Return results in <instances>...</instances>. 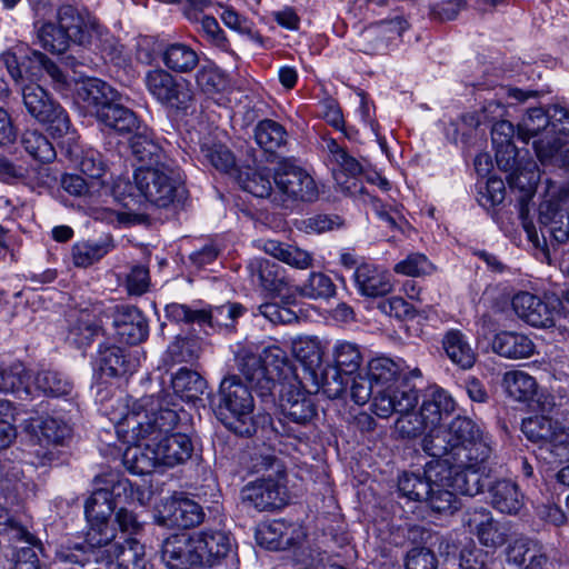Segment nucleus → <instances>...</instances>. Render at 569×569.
Returning a JSON list of instances; mask_svg holds the SVG:
<instances>
[{
    "instance_id": "45",
    "label": "nucleus",
    "mask_w": 569,
    "mask_h": 569,
    "mask_svg": "<svg viewBox=\"0 0 569 569\" xmlns=\"http://www.w3.org/2000/svg\"><path fill=\"white\" fill-rule=\"evenodd\" d=\"M263 250L273 258L297 269H308L312 264V256L308 251L277 240L264 241Z\"/></svg>"
},
{
    "instance_id": "21",
    "label": "nucleus",
    "mask_w": 569,
    "mask_h": 569,
    "mask_svg": "<svg viewBox=\"0 0 569 569\" xmlns=\"http://www.w3.org/2000/svg\"><path fill=\"white\" fill-rule=\"evenodd\" d=\"M159 513L163 525L184 529L200 525L204 517L202 507L199 503L182 497L166 499Z\"/></svg>"
},
{
    "instance_id": "49",
    "label": "nucleus",
    "mask_w": 569,
    "mask_h": 569,
    "mask_svg": "<svg viewBox=\"0 0 569 569\" xmlns=\"http://www.w3.org/2000/svg\"><path fill=\"white\" fill-rule=\"evenodd\" d=\"M239 182L242 189L254 197L270 198L273 202L274 184L272 176L266 169L253 170L247 169L239 173Z\"/></svg>"
},
{
    "instance_id": "31",
    "label": "nucleus",
    "mask_w": 569,
    "mask_h": 569,
    "mask_svg": "<svg viewBox=\"0 0 569 569\" xmlns=\"http://www.w3.org/2000/svg\"><path fill=\"white\" fill-rule=\"evenodd\" d=\"M69 326L66 340L76 348H86L91 345L93 339L101 332V320L86 310H81L69 316Z\"/></svg>"
},
{
    "instance_id": "56",
    "label": "nucleus",
    "mask_w": 569,
    "mask_h": 569,
    "mask_svg": "<svg viewBox=\"0 0 569 569\" xmlns=\"http://www.w3.org/2000/svg\"><path fill=\"white\" fill-rule=\"evenodd\" d=\"M383 23H372L366 27L352 41L353 49L372 54L386 48V37L382 36Z\"/></svg>"
},
{
    "instance_id": "33",
    "label": "nucleus",
    "mask_w": 569,
    "mask_h": 569,
    "mask_svg": "<svg viewBox=\"0 0 569 569\" xmlns=\"http://www.w3.org/2000/svg\"><path fill=\"white\" fill-rule=\"evenodd\" d=\"M260 356L267 368V373L274 377V387L277 382L282 387L283 382L300 378L287 352L279 346L272 345L263 348Z\"/></svg>"
},
{
    "instance_id": "42",
    "label": "nucleus",
    "mask_w": 569,
    "mask_h": 569,
    "mask_svg": "<svg viewBox=\"0 0 569 569\" xmlns=\"http://www.w3.org/2000/svg\"><path fill=\"white\" fill-rule=\"evenodd\" d=\"M507 395L516 401L529 402L538 391L536 379L521 370L507 371L502 378Z\"/></svg>"
},
{
    "instance_id": "9",
    "label": "nucleus",
    "mask_w": 569,
    "mask_h": 569,
    "mask_svg": "<svg viewBox=\"0 0 569 569\" xmlns=\"http://www.w3.org/2000/svg\"><path fill=\"white\" fill-rule=\"evenodd\" d=\"M22 100L28 113L46 124L54 138L70 134V119L66 110L39 84L30 83L22 88Z\"/></svg>"
},
{
    "instance_id": "46",
    "label": "nucleus",
    "mask_w": 569,
    "mask_h": 569,
    "mask_svg": "<svg viewBox=\"0 0 569 569\" xmlns=\"http://www.w3.org/2000/svg\"><path fill=\"white\" fill-rule=\"evenodd\" d=\"M455 410V401L443 389L432 390L423 400L420 412L429 426L440 425L443 415Z\"/></svg>"
},
{
    "instance_id": "44",
    "label": "nucleus",
    "mask_w": 569,
    "mask_h": 569,
    "mask_svg": "<svg viewBox=\"0 0 569 569\" xmlns=\"http://www.w3.org/2000/svg\"><path fill=\"white\" fill-rule=\"evenodd\" d=\"M112 248L113 242L109 237L79 241L72 246V261L77 267L87 268L102 259Z\"/></svg>"
},
{
    "instance_id": "26",
    "label": "nucleus",
    "mask_w": 569,
    "mask_h": 569,
    "mask_svg": "<svg viewBox=\"0 0 569 569\" xmlns=\"http://www.w3.org/2000/svg\"><path fill=\"white\" fill-rule=\"evenodd\" d=\"M201 567H212L231 550L229 536L220 530H203L192 535Z\"/></svg>"
},
{
    "instance_id": "54",
    "label": "nucleus",
    "mask_w": 569,
    "mask_h": 569,
    "mask_svg": "<svg viewBox=\"0 0 569 569\" xmlns=\"http://www.w3.org/2000/svg\"><path fill=\"white\" fill-rule=\"evenodd\" d=\"M297 359L301 362L303 377L309 371L318 370L321 367L323 351L317 338L300 339L293 347Z\"/></svg>"
},
{
    "instance_id": "53",
    "label": "nucleus",
    "mask_w": 569,
    "mask_h": 569,
    "mask_svg": "<svg viewBox=\"0 0 569 569\" xmlns=\"http://www.w3.org/2000/svg\"><path fill=\"white\" fill-rule=\"evenodd\" d=\"M24 150L40 162H51L56 159V150L48 138L38 130H26L21 137Z\"/></svg>"
},
{
    "instance_id": "63",
    "label": "nucleus",
    "mask_w": 569,
    "mask_h": 569,
    "mask_svg": "<svg viewBox=\"0 0 569 569\" xmlns=\"http://www.w3.org/2000/svg\"><path fill=\"white\" fill-rule=\"evenodd\" d=\"M0 533L8 536L10 541L36 543L37 538L21 526L10 512L0 506Z\"/></svg>"
},
{
    "instance_id": "37",
    "label": "nucleus",
    "mask_w": 569,
    "mask_h": 569,
    "mask_svg": "<svg viewBox=\"0 0 569 569\" xmlns=\"http://www.w3.org/2000/svg\"><path fill=\"white\" fill-rule=\"evenodd\" d=\"M130 148L134 158L141 163L140 168L159 167L171 160L163 153L161 147L146 132H137L130 139Z\"/></svg>"
},
{
    "instance_id": "24",
    "label": "nucleus",
    "mask_w": 569,
    "mask_h": 569,
    "mask_svg": "<svg viewBox=\"0 0 569 569\" xmlns=\"http://www.w3.org/2000/svg\"><path fill=\"white\" fill-rule=\"evenodd\" d=\"M162 560L169 569L201 567L192 535H174L167 538L162 547Z\"/></svg>"
},
{
    "instance_id": "60",
    "label": "nucleus",
    "mask_w": 569,
    "mask_h": 569,
    "mask_svg": "<svg viewBox=\"0 0 569 569\" xmlns=\"http://www.w3.org/2000/svg\"><path fill=\"white\" fill-rule=\"evenodd\" d=\"M557 421L546 416H535L522 421L521 430L528 440L547 445L552 437V430Z\"/></svg>"
},
{
    "instance_id": "7",
    "label": "nucleus",
    "mask_w": 569,
    "mask_h": 569,
    "mask_svg": "<svg viewBox=\"0 0 569 569\" xmlns=\"http://www.w3.org/2000/svg\"><path fill=\"white\" fill-rule=\"evenodd\" d=\"M539 236L536 227L523 222L528 239L536 248L541 249L545 258L550 259L549 241L565 243L569 239V212L558 201L547 199L539 206Z\"/></svg>"
},
{
    "instance_id": "39",
    "label": "nucleus",
    "mask_w": 569,
    "mask_h": 569,
    "mask_svg": "<svg viewBox=\"0 0 569 569\" xmlns=\"http://www.w3.org/2000/svg\"><path fill=\"white\" fill-rule=\"evenodd\" d=\"M30 373L23 363L16 361L0 365V391L13 393L19 398L30 395Z\"/></svg>"
},
{
    "instance_id": "10",
    "label": "nucleus",
    "mask_w": 569,
    "mask_h": 569,
    "mask_svg": "<svg viewBox=\"0 0 569 569\" xmlns=\"http://www.w3.org/2000/svg\"><path fill=\"white\" fill-rule=\"evenodd\" d=\"M147 91L162 106L177 111L187 110L193 101L188 80L177 78L162 68L150 69L143 78Z\"/></svg>"
},
{
    "instance_id": "1",
    "label": "nucleus",
    "mask_w": 569,
    "mask_h": 569,
    "mask_svg": "<svg viewBox=\"0 0 569 569\" xmlns=\"http://www.w3.org/2000/svg\"><path fill=\"white\" fill-rule=\"evenodd\" d=\"M119 439L137 448L124 455V463L134 475L151 473L157 467H174L192 455L191 439L172 433L178 423L177 412L163 406L159 396H144L132 405L123 417H112Z\"/></svg>"
},
{
    "instance_id": "5",
    "label": "nucleus",
    "mask_w": 569,
    "mask_h": 569,
    "mask_svg": "<svg viewBox=\"0 0 569 569\" xmlns=\"http://www.w3.org/2000/svg\"><path fill=\"white\" fill-rule=\"evenodd\" d=\"M134 181L140 193L159 208H168L187 198L183 174L173 161L159 167L139 168Z\"/></svg>"
},
{
    "instance_id": "28",
    "label": "nucleus",
    "mask_w": 569,
    "mask_h": 569,
    "mask_svg": "<svg viewBox=\"0 0 569 569\" xmlns=\"http://www.w3.org/2000/svg\"><path fill=\"white\" fill-rule=\"evenodd\" d=\"M355 284L360 295L369 298L386 296L392 290L390 274L370 263H362L353 273Z\"/></svg>"
},
{
    "instance_id": "3",
    "label": "nucleus",
    "mask_w": 569,
    "mask_h": 569,
    "mask_svg": "<svg viewBox=\"0 0 569 569\" xmlns=\"http://www.w3.org/2000/svg\"><path fill=\"white\" fill-rule=\"evenodd\" d=\"M449 472L438 462H429L423 471H405L398 478V491L410 501L425 502L436 513L451 516L460 509V502L442 488L441 481Z\"/></svg>"
},
{
    "instance_id": "41",
    "label": "nucleus",
    "mask_w": 569,
    "mask_h": 569,
    "mask_svg": "<svg viewBox=\"0 0 569 569\" xmlns=\"http://www.w3.org/2000/svg\"><path fill=\"white\" fill-rule=\"evenodd\" d=\"M428 432L422 440V449L426 453L435 458H441L436 462H446L451 465L453 460V443L448 428H442L439 425L436 427L429 426Z\"/></svg>"
},
{
    "instance_id": "48",
    "label": "nucleus",
    "mask_w": 569,
    "mask_h": 569,
    "mask_svg": "<svg viewBox=\"0 0 569 569\" xmlns=\"http://www.w3.org/2000/svg\"><path fill=\"white\" fill-rule=\"evenodd\" d=\"M539 161L545 166H557L569 168V141L562 142L560 137L556 140H535L532 142Z\"/></svg>"
},
{
    "instance_id": "50",
    "label": "nucleus",
    "mask_w": 569,
    "mask_h": 569,
    "mask_svg": "<svg viewBox=\"0 0 569 569\" xmlns=\"http://www.w3.org/2000/svg\"><path fill=\"white\" fill-rule=\"evenodd\" d=\"M198 62V53L184 43H172L163 53V63L174 72H189L197 67Z\"/></svg>"
},
{
    "instance_id": "38",
    "label": "nucleus",
    "mask_w": 569,
    "mask_h": 569,
    "mask_svg": "<svg viewBox=\"0 0 569 569\" xmlns=\"http://www.w3.org/2000/svg\"><path fill=\"white\" fill-rule=\"evenodd\" d=\"M96 119L106 128L118 133H131L139 129V120L136 113L119 101L111 103Z\"/></svg>"
},
{
    "instance_id": "14",
    "label": "nucleus",
    "mask_w": 569,
    "mask_h": 569,
    "mask_svg": "<svg viewBox=\"0 0 569 569\" xmlns=\"http://www.w3.org/2000/svg\"><path fill=\"white\" fill-rule=\"evenodd\" d=\"M462 521L463 526L476 535L479 542L487 548L497 549L507 542L508 529L497 521L486 508L467 510Z\"/></svg>"
},
{
    "instance_id": "30",
    "label": "nucleus",
    "mask_w": 569,
    "mask_h": 569,
    "mask_svg": "<svg viewBox=\"0 0 569 569\" xmlns=\"http://www.w3.org/2000/svg\"><path fill=\"white\" fill-rule=\"evenodd\" d=\"M97 362L100 372L112 378L130 375L138 366V360L132 358L127 350L113 345L100 346Z\"/></svg>"
},
{
    "instance_id": "43",
    "label": "nucleus",
    "mask_w": 569,
    "mask_h": 569,
    "mask_svg": "<svg viewBox=\"0 0 569 569\" xmlns=\"http://www.w3.org/2000/svg\"><path fill=\"white\" fill-rule=\"evenodd\" d=\"M442 346L448 358L460 368L469 369L475 365L476 352L459 330L448 331L443 337Z\"/></svg>"
},
{
    "instance_id": "36",
    "label": "nucleus",
    "mask_w": 569,
    "mask_h": 569,
    "mask_svg": "<svg viewBox=\"0 0 569 569\" xmlns=\"http://www.w3.org/2000/svg\"><path fill=\"white\" fill-rule=\"evenodd\" d=\"M491 505L502 513L515 515L522 505L523 498L517 483L510 480H498L489 489Z\"/></svg>"
},
{
    "instance_id": "2",
    "label": "nucleus",
    "mask_w": 569,
    "mask_h": 569,
    "mask_svg": "<svg viewBox=\"0 0 569 569\" xmlns=\"http://www.w3.org/2000/svg\"><path fill=\"white\" fill-rule=\"evenodd\" d=\"M129 485L127 479H119L110 487L94 490L88 498L84 513L89 529L84 542L89 557L97 563L104 567L117 563L118 569H146L149 560L144 545L132 537L116 541V531L108 522L121 497L127 496Z\"/></svg>"
},
{
    "instance_id": "32",
    "label": "nucleus",
    "mask_w": 569,
    "mask_h": 569,
    "mask_svg": "<svg viewBox=\"0 0 569 569\" xmlns=\"http://www.w3.org/2000/svg\"><path fill=\"white\" fill-rule=\"evenodd\" d=\"M550 122L548 108H532L527 111L521 122L518 124L517 137L522 142L528 143L530 139L556 140L558 137L550 136Z\"/></svg>"
},
{
    "instance_id": "35",
    "label": "nucleus",
    "mask_w": 569,
    "mask_h": 569,
    "mask_svg": "<svg viewBox=\"0 0 569 569\" xmlns=\"http://www.w3.org/2000/svg\"><path fill=\"white\" fill-rule=\"evenodd\" d=\"M248 270L253 282L266 291L279 292L284 287V278L282 268L268 259L254 258L249 261Z\"/></svg>"
},
{
    "instance_id": "4",
    "label": "nucleus",
    "mask_w": 569,
    "mask_h": 569,
    "mask_svg": "<svg viewBox=\"0 0 569 569\" xmlns=\"http://www.w3.org/2000/svg\"><path fill=\"white\" fill-rule=\"evenodd\" d=\"M211 405L216 418L233 433L249 437L256 431L253 397L239 377L223 378Z\"/></svg>"
},
{
    "instance_id": "25",
    "label": "nucleus",
    "mask_w": 569,
    "mask_h": 569,
    "mask_svg": "<svg viewBox=\"0 0 569 569\" xmlns=\"http://www.w3.org/2000/svg\"><path fill=\"white\" fill-rule=\"evenodd\" d=\"M507 561L519 569H543L549 563V557L539 541L521 537L507 548Z\"/></svg>"
},
{
    "instance_id": "12",
    "label": "nucleus",
    "mask_w": 569,
    "mask_h": 569,
    "mask_svg": "<svg viewBox=\"0 0 569 569\" xmlns=\"http://www.w3.org/2000/svg\"><path fill=\"white\" fill-rule=\"evenodd\" d=\"M418 402V391L401 379L386 388L379 389L373 396V412L380 418H389L392 413L411 411Z\"/></svg>"
},
{
    "instance_id": "13",
    "label": "nucleus",
    "mask_w": 569,
    "mask_h": 569,
    "mask_svg": "<svg viewBox=\"0 0 569 569\" xmlns=\"http://www.w3.org/2000/svg\"><path fill=\"white\" fill-rule=\"evenodd\" d=\"M418 402V391L401 379L386 388L379 389L373 396V412L380 418H389L392 413L411 411Z\"/></svg>"
},
{
    "instance_id": "59",
    "label": "nucleus",
    "mask_w": 569,
    "mask_h": 569,
    "mask_svg": "<svg viewBox=\"0 0 569 569\" xmlns=\"http://www.w3.org/2000/svg\"><path fill=\"white\" fill-rule=\"evenodd\" d=\"M333 356L337 363L336 368L340 369L346 375L356 372L362 362V355L359 347L349 341H339L335 346Z\"/></svg>"
},
{
    "instance_id": "29",
    "label": "nucleus",
    "mask_w": 569,
    "mask_h": 569,
    "mask_svg": "<svg viewBox=\"0 0 569 569\" xmlns=\"http://www.w3.org/2000/svg\"><path fill=\"white\" fill-rule=\"evenodd\" d=\"M24 430L34 436L40 445H62L71 437L72 428L63 420L53 417L30 418Z\"/></svg>"
},
{
    "instance_id": "58",
    "label": "nucleus",
    "mask_w": 569,
    "mask_h": 569,
    "mask_svg": "<svg viewBox=\"0 0 569 569\" xmlns=\"http://www.w3.org/2000/svg\"><path fill=\"white\" fill-rule=\"evenodd\" d=\"M36 387L46 395L59 397L69 395L72 390V383L60 372L52 370H41L34 377Z\"/></svg>"
},
{
    "instance_id": "51",
    "label": "nucleus",
    "mask_w": 569,
    "mask_h": 569,
    "mask_svg": "<svg viewBox=\"0 0 569 569\" xmlns=\"http://www.w3.org/2000/svg\"><path fill=\"white\" fill-rule=\"evenodd\" d=\"M399 375V366L390 358L378 357L368 363L367 376L375 383L377 390L401 380Z\"/></svg>"
},
{
    "instance_id": "11",
    "label": "nucleus",
    "mask_w": 569,
    "mask_h": 569,
    "mask_svg": "<svg viewBox=\"0 0 569 569\" xmlns=\"http://www.w3.org/2000/svg\"><path fill=\"white\" fill-rule=\"evenodd\" d=\"M308 383L301 378L283 382L280 387V409L289 421L308 426L317 417V407L308 392Z\"/></svg>"
},
{
    "instance_id": "47",
    "label": "nucleus",
    "mask_w": 569,
    "mask_h": 569,
    "mask_svg": "<svg viewBox=\"0 0 569 569\" xmlns=\"http://www.w3.org/2000/svg\"><path fill=\"white\" fill-rule=\"evenodd\" d=\"M173 391L187 401H194L204 392L207 381L197 372L181 368L171 380Z\"/></svg>"
},
{
    "instance_id": "23",
    "label": "nucleus",
    "mask_w": 569,
    "mask_h": 569,
    "mask_svg": "<svg viewBox=\"0 0 569 569\" xmlns=\"http://www.w3.org/2000/svg\"><path fill=\"white\" fill-rule=\"evenodd\" d=\"M511 305L516 315L528 325L537 328L553 326L550 300L546 302L530 292L522 291L513 296Z\"/></svg>"
},
{
    "instance_id": "18",
    "label": "nucleus",
    "mask_w": 569,
    "mask_h": 569,
    "mask_svg": "<svg viewBox=\"0 0 569 569\" xmlns=\"http://www.w3.org/2000/svg\"><path fill=\"white\" fill-rule=\"evenodd\" d=\"M439 469H446L449 475L446 480L441 481L442 488L452 493L455 499H458V495L476 496L482 490L481 482V467L478 466H459L458 461H453L451 465L446 462H438Z\"/></svg>"
},
{
    "instance_id": "8",
    "label": "nucleus",
    "mask_w": 569,
    "mask_h": 569,
    "mask_svg": "<svg viewBox=\"0 0 569 569\" xmlns=\"http://www.w3.org/2000/svg\"><path fill=\"white\" fill-rule=\"evenodd\" d=\"M274 184L273 203L289 207L291 203L312 202L319 190L315 179L301 167L282 162L272 174Z\"/></svg>"
},
{
    "instance_id": "62",
    "label": "nucleus",
    "mask_w": 569,
    "mask_h": 569,
    "mask_svg": "<svg viewBox=\"0 0 569 569\" xmlns=\"http://www.w3.org/2000/svg\"><path fill=\"white\" fill-rule=\"evenodd\" d=\"M400 415L401 416L395 422V431L401 438H416L429 428V425L421 412L416 413L407 411Z\"/></svg>"
},
{
    "instance_id": "52",
    "label": "nucleus",
    "mask_w": 569,
    "mask_h": 569,
    "mask_svg": "<svg viewBox=\"0 0 569 569\" xmlns=\"http://www.w3.org/2000/svg\"><path fill=\"white\" fill-rule=\"evenodd\" d=\"M287 530L284 522L280 520L262 523L256 531V540L258 545L269 550L286 549L290 545Z\"/></svg>"
},
{
    "instance_id": "34",
    "label": "nucleus",
    "mask_w": 569,
    "mask_h": 569,
    "mask_svg": "<svg viewBox=\"0 0 569 569\" xmlns=\"http://www.w3.org/2000/svg\"><path fill=\"white\" fill-rule=\"evenodd\" d=\"M492 350L505 358L523 359L533 355L535 345L526 335L501 331L492 340Z\"/></svg>"
},
{
    "instance_id": "20",
    "label": "nucleus",
    "mask_w": 569,
    "mask_h": 569,
    "mask_svg": "<svg viewBox=\"0 0 569 569\" xmlns=\"http://www.w3.org/2000/svg\"><path fill=\"white\" fill-rule=\"evenodd\" d=\"M243 311L244 308L239 303H227L217 307L214 315L203 309L193 310L187 305L180 303H170L166 307V315L168 318L177 322L198 323L200 326H211L213 318H216L217 321L223 318H228L231 321H234L243 313Z\"/></svg>"
},
{
    "instance_id": "27",
    "label": "nucleus",
    "mask_w": 569,
    "mask_h": 569,
    "mask_svg": "<svg viewBox=\"0 0 569 569\" xmlns=\"http://www.w3.org/2000/svg\"><path fill=\"white\" fill-rule=\"evenodd\" d=\"M301 379L308 383L309 393L322 392L329 399L339 398L350 381L349 375H343L340 369L330 366L309 371V376Z\"/></svg>"
},
{
    "instance_id": "55",
    "label": "nucleus",
    "mask_w": 569,
    "mask_h": 569,
    "mask_svg": "<svg viewBox=\"0 0 569 569\" xmlns=\"http://www.w3.org/2000/svg\"><path fill=\"white\" fill-rule=\"evenodd\" d=\"M336 290L332 279L322 272H311L297 288L300 296L309 299H329L336 295Z\"/></svg>"
},
{
    "instance_id": "19",
    "label": "nucleus",
    "mask_w": 569,
    "mask_h": 569,
    "mask_svg": "<svg viewBox=\"0 0 569 569\" xmlns=\"http://www.w3.org/2000/svg\"><path fill=\"white\" fill-rule=\"evenodd\" d=\"M241 500L258 511H272L284 505L281 488L271 475L247 483L241 490Z\"/></svg>"
},
{
    "instance_id": "6",
    "label": "nucleus",
    "mask_w": 569,
    "mask_h": 569,
    "mask_svg": "<svg viewBox=\"0 0 569 569\" xmlns=\"http://www.w3.org/2000/svg\"><path fill=\"white\" fill-rule=\"evenodd\" d=\"M453 443V460L459 466L483 465L491 447L482 429L472 419L458 416L448 426Z\"/></svg>"
},
{
    "instance_id": "57",
    "label": "nucleus",
    "mask_w": 569,
    "mask_h": 569,
    "mask_svg": "<svg viewBox=\"0 0 569 569\" xmlns=\"http://www.w3.org/2000/svg\"><path fill=\"white\" fill-rule=\"evenodd\" d=\"M38 39L41 46L52 53H63L70 43L68 34L61 23L44 22L38 29Z\"/></svg>"
},
{
    "instance_id": "40",
    "label": "nucleus",
    "mask_w": 569,
    "mask_h": 569,
    "mask_svg": "<svg viewBox=\"0 0 569 569\" xmlns=\"http://www.w3.org/2000/svg\"><path fill=\"white\" fill-rule=\"evenodd\" d=\"M254 140L266 153L276 154L286 147L288 133L279 122L264 119L254 128Z\"/></svg>"
},
{
    "instance_id": "16",
    "label": "nucleus",
    "mask_w": 569,
    "mask_h": 569,
    "mask_svg": "<svg viewBox=\"0 0 569 569\" xmlns=\"http://www.w3.org/2000/svg\"><path fill=\"white\" fill-rule=\"evenodd\" d=\"M58 22L66 30L70 42L87 47L94 36H100V26L94 17L72 6H62L58 10Z\"/></svg>"
},
{
    "instance_id": "17",
    "label": "nucleus",
    "mask_w": 569,
    "mask_h": 569,
    "mask_svg": "<svg viewBox=\"0 0 569 569\" xmlns=\"http://www.w3.org/2000/svg\"><path fill=\"white\" fill-rule=\"evenodd\" d=\"M237 366L257 395L266 402H273L274 377L267 373L261 356L242 349L237 355Z\"/></svg>"
},
{
    "instance_id": "64",
    "label": "nucleus",
    "mask_w": 569,
    "mask_h": 569,
    "mask_svg": "<svg viewBox=\"0 0 569 569\" xmlns=\"http://www.w3.org/2000/svg\"><path fill=\"white\" fill-rule=\"evenodd\" d=\"M535 164L529 163L528 167H521L520 164L516 169L507 172L506 180L511 189H518L525 194H530L536 184L538 174L535 171Z\"/></svg>"
},
{
    "instance_id": "22",
    "label": "nucleus",
    "mask_w": 569,
    "mask_h": 569,
    "mask_svg": "<svg viewBox=\"0 0 569 569\" xmlns=\"http://www.w3.org/2000/svg\"><path fill=\"white\" fill-rule=\"evenodd\" d=\"M77 97L94 118L111 106V103L120 100V94L117 90L97 78H87L79 82Z\"/></svg>"
},
{
    "instance_id": "61",
    "label": "nucleus",
    "mask_w": 569,
    "mask_h": 569,
    "mask_svg": "<svg viewBox=\"0 0 569 569\" xmlns=\"http://www.w3.org/2000/svg\"><path fill=\"white\" fill-rule=\"evenodd\" d=\"M201 151L204 159L217 170L229 173L236 169V158L224 144H204Z\"/></svg>"
},
{
    "instance_id": "15",
    "label": "nucleus",
    "mask_w": 569,
    "mask_h": 569,
    "mask_svg": "<svg viewBox=\"0 0 569 569\" xmlns=\"http://www.w3.org/2000/svg\"><path fill=\"white\" fill-rule=\"evenodd\" d=\"M113 335L119 342L138 345L149 335L148 321L142 312L132 306H116L110 315Z\"/></svg>"
}]
</instances>
